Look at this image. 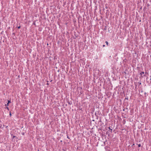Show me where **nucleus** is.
<instances>
[{
  "instance_id": "1",
  "label": "nucleus",
  "mask_w": 151,
  "mask_h": 151,
  "mask_svg": "<svg viewBox=\"0 0 151 151\" xmlns=\"http://www.w3.org/2000/svg\"><path fill=\"white\" fill-rule=\"evenodd\" d=\"M106 42V44L107 45H108V42L107 41H106V42Z\"/></svg>"
},
{
  "instance_id": "2",
  "label": "nucleus",
  "mask_w": 151,
  "mask_h": 151,
  "mask_svg": "<svg viewBox=\"0 0 151 151\" xmlns=\"http://www.w3.org/2000/svg\"><path fill=\"white\" fill-rule=\"evenodd\" d=\"M144 72H141V73H140V74H141V75H142V74H144Z\"/></svg>"
},
{
  "instance_id": "3",
  "label": "nucleus",
  "mask_w": 151,
  "mask_h": 151,
  "mask_svg": "<svg viewBox=\"0 0 151 151\" xmlns=\"http://www.w3.org/2000/svg\"><path fill=\"white\" fill-rule=\"evenodd\" d=\"M138 146L139 147H140L141 146V144H138Z\"/></svg>"
},
{
  "instance_id": "4",
  "label": "nucleus",
  "mask_w": 151,
  "mask_h": 151,
  "mask_svg": "<svg viewBox=\"0 0 151 151\" xmlns=\"http://www.w3.org/2000/svg\"><path fill=\"white\" fill-rule=\"evenodd\" d=\"M11 102V101H8V103L9 104V103H10Z\"/></svg>"
},
{
  "instance_id": "5",
  "label": "nucleus",
  "mask_w": 151,
  "mask_h": 151,
  "mask_svg": "<svg viewBox=\"0 0 151 151\" xmlns=\"http://www.w3.org/2000/svg\"><path fill=\"white\" fill-rule=\"evenodd\" d=\"M20 26H19V27H18V29H20Z\"/></svg>"
},
{
  "instance_id": "6",
  "label": "nucleus",
  "mask_w": 151,
  "mask_h": 151,
  "mask_svg": "<svg viewBox=\"0 0 151 151\" xmlns=\"http://www.w3.org/2000/svg\"><path fill=\"white\" fill-rule=\"evenodd\" d=\"M6 105H7V106H9V103H7V104H6Z\"/></svg>"
},
{
  "instance_id": "7",
  "label": "nucleus",
  "mask_w": 151,
  "mask_h": 151,
  "mask_svg": "<svg viewBox=\"0 0 151 151\" xmlns=\"http://www.w3.org/2000/svg\"><path fill=\"white\" fill-rule=\"evenodd\" d=\"M67 138H68L69 139V137H68V136L67 137Z\"/></svg>"
},
{
  "instance_id": "8",
  "label": "nucleus",
  "mask_w": 151,
  "mask_h": 151,
  "mask_svg": "<svg viewBox=\"0 0 151 151\" xmlns=\"http://www.w3.org/2000/svg\"><path fill=\"white\" fill-rule=\"evenodd\" d=\"M10 114V116H11V113H10V114Z\"/></svg>"
},
{
  "instance_id": "9",
  "label": "nucleus",
  "mask_w": 151,
  "mask_h": 151,
  "mask_svg": "<svg viewBox=\"0 0 151 151\" xmlns=\"http://www.w3.org/2000/svg\"><path fill=\"white\" fill-rule=\"evenodd\" d=\"M105 46V45H103V47H104Z\"/></svg>"
},
{
  "instance_id": "10",
  "label": "nucleus",
  "mask_w": 151,
  "mask_h": 151,
  "mask_svg": "<svg viewBox=\"0 0 151 151\" xmlns=\"http://www.w3.org/2000/svg\"><path fill=\"white\" fill-rule=\"evenodd\" d=\"M7 109L8 110L9 109V108L8 107H7Z\"/></svg>"
},
{
  "instance_id": "11",
  "label": "nucleus",
  "mask_w": 151,
  "mask_h": 151,
  "mask_svg": "<svg viewBox=\"0 0 151 151\" xmlns=\"http://www.w3.org/2000/svg\"><path fill=\"white\" fill-rule=\"evenodd\" d=\"M15 137V136H14L13 137L14 138V137Z\"/></svg>"
}]
</instances>
